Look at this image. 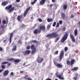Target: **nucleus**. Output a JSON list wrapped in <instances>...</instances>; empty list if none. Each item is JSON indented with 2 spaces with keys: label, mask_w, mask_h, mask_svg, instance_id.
I'll return each mask as SVG.
<instances>
[{
  "label": "nucleus",
  "mask_w": 80,
  "mask_h": 80,
  "mask_svg": "<svg viewBox=\"0 0 80 80\" xmlns=\"http://www.w3.org/2000/svg\"><path fill=\"white\" fill-rule=\"evenodd\" d=\"M58 36L57 32H53L51 34L47 35L46 37H48L49 39L50 38H56Z\"/></svg>",
  "instance_id": "obj_1"
},
{
  "label": "nucleus",
  "mask_w": 80,
  "mask_h": 80,
  "mask_svg": "<svg viewBox=\"0 0 80 80\" xmlns=\"http://www.w3.org/2000/svg\"><path fill=\"white\" fill-rule=\"evenodd\" d=\"M5 9H6V10H9L8 12H9V13H11V12H12V11L14 10L15 7H12V5L11 4L9 6L6 7L5 8Z\"/></svg>",
  "instance_id": "obj_2"
},
{
  "label": "nucleus",
  "mask_w": 80,
  "mask_h": 80,
  "mask_svg": "<svg viewBox=\"0 0 80 80\" xmlns=\"http://www.w3.org/2000/svg\"><path fill=\"white\" fill-rule=\"evenodd\" d=\"M7 60L8 61H13L14 60V62H15V64H17V63H18L21 61L19 59H15L14 58L8 59Z\"/></svg>",
  "instance_id": "obj_3"
},
{
  "label": "nucleus",
  "mask_w": 80,
  "mask_h": 80,
  "mask_svg": "<svg viewBox=\"0 0 80 80\" xmlns=\"http://www.w3.org/2000/svg\"><path fill=\"white\" fill-rule=\"evenodd\" d=\"M63 75V72L60 73V74H58V72L56 73V76L57 78H58L60 80H65V78L62 77Z\"/></svg>",
  "instance_id": "obj_4"
},
{
  "label": "nucleus",
  "mask_w": 80,
  "mask_h": 80,
  "mask_svg": "<svg viewBox=\"0 0 80 80\" xmlns=\"http://www.w3.org/2000/svg\"><path fill=\"white\" fill-rule=\"evenodd\" d=\"M31 48L32 49L31 53L32 55H34V54H35V53L36 52V51L37 50L36 48L35 47V45H32L31 46Z\"/></svg>",
  "instance_id": "obj_5"
},
{
  "label": "nucleus",
  "mask_w": 80,
  "mask_h": 80,
  "mask_svg": "<svg viewBox=\"0 0 80 80\" xmlns=\"http://www.w3.org/2000/svg\"><path fill=\"white\" fill-rule=\"evenodd\" d=\"M68 36V33L66 32L61 40V43H64V42H65V40L67 38Z\"/></svg>",
  "instance_id": "obj_6"
},
{
  "label": "nucleus",
  "mask_w": 80,
  "mask_h": 80,
  "mask_svg": "<svg viewBox=\"0 0 80 80\" xmlns=\"http://www.w3.org/2000/svg\"><path fill=\"white\" fill-rule=\"evenodd\" d=\"M46 29L45 28V25H42L39 26V32H41L42 31H45V29Z\"/></svg>",
  "instance_id": "obj_7"
},
{
  "label": "nucleus",
  "mask_w": 80,
  "mask_h": 80,
  "mask_svg": "<svg viewBox=\"0 0 80 80\" xmlns=\"http://www.w3.org/2000/svg\"><path fill=\"white\" fill-rule=\"evenodd\" d=\"M54 63L55 66L57 67L58 68H63V65H62V64L58 63L56 61L54 62Z\"/></svg>",
  "instance_id": "obj_8"
},
{
  "label": "nucleus",
  "mask_w": 80,
  "mask_h": 80,
  "mask_svg": "<svg viewBox=\"0 0 80 80\" xmlns=\"http://www.w3.org/2000/svg\"><path fill=\"white\" fill-rule=\"evenodd\" d=\"M36 60L38 62L40 63H42V62L43 61V59L42 58H40V56H38V57L37 58Z\"/></svg>",
  "instance_id": "obj_9"
},
{
  "label": "nucleus",
  "mask_w": 80,
  "mask_h": 80,
  "mask_svg": "<svg viewBox=\"0 0 80 80\" xmlns=\"http://www.w3.org/2000/svg\"><path fill=\"white\" fill-rule=\"evenodd\" d=\"M7 63H8V62H2L1 67L2 69H5L6 68V66H5V65H5Z\"/></svg>",
  "instance_id": "obj_10"
},
{
  "label": "nucleus",
  "mask_w": 80,
  "mask_h": 80,
  "mask_svg": "<svg viewBox=\"0 0 80 80\" xmlns=\"http://www.w3.org/2000/svg\"><path fill=\"white\" fill-rule=\"evenodd\" d=\"M31 8V7H29L25 11H24V14H23V17H25L27 15V14L28 13V11H29V10Z\"/></svg>",
  "instance_id": "obj_11"
},
{
  "label": "nucleus",
  "mask_w": 80,
  "mask_h": 80,
  "mask_svg": "<svg viewBox=\"0 0 80 80\" xmlns=\"http://www.w3.org/2000/svg\"><path fill=\"white\" fill-rule=\"evenodd\" d=\"M30 52H31V51L27 50L25 51L22 52V53L24 55H29L30 53Z\"/></svg>",
  "instance_id": "obj_12"
},
{
  "label": "nucleus",
  "mask_w": 80,
  "mask_h": 80,
  "mask_svg": "<svg viewBox=\"0 0 80 80\" xmlns=\"http://www.w3.org/2000/svg\"><path fill=\"white\" fill-rule=\"evenodd\" d=\"M64 54V52H63V50H62L61 52L60 55H59V59L61 60L62 58H63V54Z\"/></svg>",
  "instance_id": "obj_13"
},
{
  "label": "nucleus",
  "mask_w": 80,
  "mask_h": 80,
  "mask_svg": "<svg viewBox=\"0 0 80 80\" xmlns=\"http://www.w3.org/2000/svg\"><path fill=\"white\" fill-rule=\"evenodd\" d=\"M9 73V71L8 70H6L4 71V73L3 74L4 77H7Z\"/></svg>",
  "instance_id": "obj_14"
},
{
  "label": "nucleus",
  "mask_w": 80,
  "mask_h": 80,
  "mask_svg": "<svg viewBox=\"0 0 80 80\" xmlns=\"http://www.w3.org/2000/svg\"><path fill=\"white\" fill-rule=\"evenodd\" d=\"M70 37L72 42H75V39L74 36L73 34H70Z\"/></svg>",
  "instance_id": "obj_15"
},
{
  "label": "nucleus",
  "mask_w": 80,
  "mask_h": 80,
  "mask_svg": "<svg viewBox=\"0 0 80 80\" xmlns=\"http://www.w3.org/2000/svg\"><path fill=\"white\" fill-rule=\"evenodd\" d=\"M46 0H41L40 2V4L41 5H43L45 3V2H46Z\"/></svg>",
  "instance_id": "obj_16"
},
{
  "label": "nucleus",
  "mask_w": 80,
  "mask_h": 80,
  "mask_svg": "<svg viewBox=\"0 0 80 80\" xmlns=\"http://www.w3.org/2000/svg\"><path fill=\"white\" fill-rule=\"evenodd\" d=\"M75 75L76 76H74L73 79L74 80H77V78H78V79L79 78H78V74L77 73H76L75 74Z\"/></svg>",
  "instance_id": "obj_17"
},
{
  "label": "nucleus",
  "mask_w": 80,
  "mask_h": 80,
  "mask_svg": "<svg viewBox=\"0 0 80 80\" xmlns=\"http://www.w3.org/2000/svg\"><path fill=\"white\" fill-rule=\"evenodd\" d=\"M8 3V1H6L4 2H2L1 4L2 6H6L7 5Z\"/></svg>",
  "instance_id": "obj_18"
},
{
  "label": "nucleus",
  "mask_w": 80,
  "mask_h": 80,
  "mask_svg": "<svg viewBox=\"0 0 80 80\" xmlns=\"http://www.w3.org/2000/svg\"><path fill=\"white\" fill-rule=\"evenodd\" d=\"M13 37V32H12L10 34L9 37V43H11L12 42V38Z\"/></svg>",
  "instance_id": "obj_19"
},
{
  "label": "nucleus",
  "mask_w": 80,
  "mask_h": 80,
  "mask_svg": "<svg viewBox=\"0 0 80 80\" xmlns=\"http://www.w3.org/2000/svg\"><path fill=\"white\" fill-rule=\"evenodd\" d=\"M40 32H39V29L38 30L37 29H36L33 32L34 34H37L38 33H40Z\"/></svg>",
  "instance_id": "obj_20"
},
{
  "label": "nucleus",
  "mask_w": 80,
  "mask_h": 80,
  "mask_svg": "<svg viewBox=\"0 0 80 80\" xmlns=\"http://www.w3.org/2000/svg\"><path fill=\"white\" fill-rule=\"evenodd\" d=\"M75 59H72L71 60L70 65H73L74 64V63H75Z\"/></svg>",
  "instance_id": "obj_21"
},
{
  "label": "nucleus",
  "mask_w": 80,
  "mask_h": 80,
  "mask_svg": "<svg viewBox=\"0 0 80 80\" xmlns=\"http://www.w3.org/2000/svg\"><path fill=\"white\" fill-rule=\"evenodd\" d=\"M27 77H28V75H26L25 76V77H24V78L25 79V80H32V79L30 77L27 78Z\"/></svg>",
  "instance_id": "obj_22"
},
{
  "label": "nucleus",
  "mask_w": 80,
  "mask_h": 80,
  "mask_svg": "<svg viewBox=\"0 0 80 80\" xmlns=\"http://www.w3.org/2000/svg\"><path fill=\"white\" fill-rule=\"evenodd\" d=\"M23 17L22 16V15H21L20 16H18V17L17 18V20L18 21H20V19H22V18Z\"/></svg>",
  "instance_id": "obj_23"
},
{
  "label": "nucleus",
  "mask_w": 80,
  "mask_h": 80,
  "mask_svg": "<svg viewBox=\"0 0 80 80\" xmlns=\"http://www.w3.org/2000/svg\"><path fill=\"white\" fill-rule=\"evenodd\" d=\"M78 33V30L77 29H76L74 30V35L76 36L77 35Z\"/></svg>",
  "instance_id": "obj_24"
},
{
  "label": "nucleus",
  "mask_w": 80,
  "mask_h": 80,
  "mask_svg": "<svg viewBox=\"0 0 80 80\" xmlns=\"http://www.w3.org/2000/svg\"><path fill=\"white\" fill-rule=\"evenodd\" d=\"M13 48H12V52H14V51H16L17 50V45L15 46L14 47H13Z\"/></svg>",
  "instance_id": "obj_25"
},
{
  "label": "nucleus",
  "mask_w": 80,
  "mask_h": 80,
  "mask_svg": "<svg viewBox=\"0 0 80 80\" xmlns=\"http://www.w3.org/2000/svg\"><path fill=\"white\" fill-rule=\"evenodd\" d=\"M78 68L77 67H74V68H72L71 69V70L72 71L73 70H74V71H76L77 70H78Z\"/></svg>",
  "instance_id": "obj_26"
},
{
  "label": "nucleus",
  "mask_w": 80,
  "mask_h": 80,
  "mask_svg": "<svg viewBox=\"0 0 80 80\" xmlns=\"http://www.w3.org/2000/svg\"><path fill=\"white\" fill-rule=\"evenodd\" d=\"M61 15L62 19H64V18H65V13H62L61 14Z\"/></svg>",
  "instance_id": "obj_27"
},
{
  "label": "nucleus",
  "mask_w": 80,
  "mask_h": 80,
  "mask_svg": "<svg viewBox=\"0 0 80 80\" xmlns=\"http://www.w3.org/2000/svg\"><path fill=\"white\" fill-rule=\"evenodd\" d=\"M4 29H2L1 31L0 32V35H2V34H3L4 32H5Z\"/></svg>",
  "instance_id": "obj_28"
},
{
  "label": "nucleus",
  "mask_w": 80,
  "mask_h": 80,
  "mask_svg": "<svg viewBox=\"0 0 80 80\" xmlns=\"http://www.w3.org/2000/svg\"><path fill=\"white\" fill-rule=\"evenodd\" d=\"M47 22H53V19L52 18H48L47 19Z\"/></svg>",
  "instance_id": "obj_29"
},
{
  "label": "nucleus",
  "mask_w": 80,
  "mask_h": 80,
  "mask_svg": "<svg viewBox=\"0 0 80 80\" xmlns=\"http://www.w3.org/2000/svg\"><path fill=\"white\" fill-rule=\"evenodd\" d=\"M63 9L64 10H66V9L67 8V5L66 4L64 5L63 6Z\"/></svg>",
  "instance_id": "obj_30"
},
{
  "label": "nucleus",
  "mask_w": 80,
  "mask_h": 80,
  "mask_svg": "<svg viewBox=\"0 0 80 80\" xmlns=\"http://www.w3.org/2000/svg\"><path fill=\"white\" fill-rule=\"evenodd\" d=\"M22 44V41H21V40H19L18 41V44Z\"/></svg>",
  "instance_id": "obj_31"
},
{
  "label": "nucleus",
  "mask_w": 80,
  "mask_h": 80,
  "mask_svg": "<svg viewBox=\"0 0 80 80\" xmlns=\"http://www.w3.org/2000/svg\"><path fill=\"white\" fill-rule=\"evenodd\" d=\"M34 2H31V4H32V5H34V3L37 2V0H34Z\"/></svg>",
  "instance_id": "obj_32"
},
{
  "label": "nucleus",
  "mask_w": 80,
  "mask_h": 80,
  "mask_svg": "<svg viewBox=\"0 0 80 80\" xmlns=\"http://www.w3.org/2000/svg\"><path fill=\"white\" fill-rule=\"evenodd\" d=\"M32 43H38V41H36L35 40H33L32 41Z\"/></svg>",
  "instance_id": "obj_33"
},
{
  "label": "nucleus",
  "mask_w": 80,
  "mask_h": 80,
  "mask_svg": "<svg viewBox=\"0 0 80 80\" xmlns=\"http://www.w3.org/2000/svg\"><path fill=\"white\" fill-rule=\"evenodd\" d=\"M67 63L68 65H70V64H71V62L69 61H67Z\"/></svg>",
  "instance_id": "obj_34"
},
{
  "label": "nucleus",
  "mask_w": 80,
  "mask_h": 80,
  "mask_svg": "<svg viewBox=\"0 0 80 80\" xmlns=\"http://www.w3.org/2000/svg\"><path fill=\"white\" fill-rule=\"evenodd\" d=\"M59 39H60V37L57 38L55 40V42H57L58 40Z\"/></svg>",
  "instance_id": "obj_35"
},
{
  "label": "nucleus",
  "mask_w": 80,
  "mask_h": 80,
  "mask_svg": "<svg viewBox=\"0 0 80 80\" xmlns=\"http://www.w3.org/2000/svg\"><path fill=\"white\" fill-rule=\"evenodd\" d=\"M5 26L4 25V24H3L1 26V28H2V29H5Z\"/></svg>",
  "instance_id": "obj_36"
},
{
  "label": "nucleus",
  "mask_w": 80,
  "mask_h": 80,
  "mask_svg": "<svg viewBox=\"0 0 80 80\" xmlns=\"http://www.w3.org/2000/svg\"><path fill=\"white\" fill-rule=\"evenodd\" d=\"M58 51H57L55 52L54 53V55H58Z\"/></svg>",
  "instance_id": "obj_37"
},
{
  "label": "nucleus",
  "mask_w": 80,
  "mask_h": 80,
  "mask_svg": "<svg viewBox=\"0 0 80 80\" xmlns=\"http://www.w3.org/2000/svg\"><path fill=\"white\" fill-rule=\"evenodd\" d=\"M56 22H54L52 24L53 27H55V25H56Z\"/></svg>",
  "instance_id": "obj_38"
},
{
  "label": "nucleus",
  "mask_w": 80,
  "mask_h": 80,
  "mask_svg": "<svg viewBox=\"0 0 80 80\" xmlns=\"http://www.w3.org/2000/svg\"><path fill=\"white\" fill-rule=\"evenodd\" d=\"M59 25H60V24H59V23L57 22L56 26V27H59Z\"/></svg>",
  "instance_id": "obj_39"
},
{
  "label": "nucleus",
  "mask_w": 80,
  "mask_h": 80,
  "mask_svg": "<svg viewBox=\"0 0 80 80\" xmlns=\"http://www.w3.org/2000/svg\"><path fill=\"white\" fill-rule=\"evenodd\" d=\"M64 50L65 52H67V51L68 50V48H67V47H65L64 48Z\"/></svg>",
  "instance_id": "obj_40"
},
{
  "label": "nucleus",
  "mask_w": 80,
  "mask_h": 80,
  "mask_svg": "<svg viewBox=\"0 0 80 80\" xmlns=\"http://www.w3.org/2000/svg\"><path fill=\"white\" fill-rule=\"evenodd\" d=\"M2 23H3V24H6V22L5 21V20H3L2 21Z\"/></svg>",
  "instance_id": "obj_41"
},
{
  "label": "nucleus",
  "mask_w": 80,
  "mask_h": 80,
  "mask_svg": "<svg viewBox=\"0 0 80 80\" xmlns=\"http://www.w3.org/2000/svg\"><path fill=\"white\" fill-rule=\"evenodd\" d=\"M59 23L60 25H62V23H63V22L62 20H60L59 22Z\"/></svg>",
  "instance_id": "obj_42"
},
{
  "label": "nucleus",
  "mask_w": 80,
  "mask_h": 80,
  "mask_svg": "<svg viewBox=\"0 0 80 80\" xmlns=\"http://www.w3.org/2000/svg\"><path fill=\"white\" fill-rule=\"evenodd\" d=\"M74 18V16H73V15L72 14L71 15V16L70 17V18Z\"/></svg>",
  "instance_id": "obj_43"
},
{
  "label": "nucleus",
  "mask_w": 80,
  "mask_h": 80,
  "mask_svg": "<svg viewBox=\"0 0 80 80\" xmlns=\"http://www.w3.org/2000/svg\"><path fill=\"white\" fill-rule=\"evenodd\" d=\"M38 21L40 22H42V20L40 18H39Z\"/></svg>",
  "instance_id": "obj_44"
},
{
  "label": "nucleus",
  "mask_w": 80,
  "mask_h": 80,
  "mask_svg": "<svg viewBox=\"0 0 80 80\" xmlns=\"http://www.w3.org/2000/svg\"><path fill=\"white\" fill-rule=\"evenodd\" d=\"M30 48V46H29L27 48V49H28V50H29Z\"/></svg>",
  "instance_id": "obj_45"
},
{
  "label": "nucleus",
  "mask_w": 80,
  "mask_h": 80,
  "mask_svg": "<svg viewBox=\"0 0 80 80\" xmlns=\"http://www.w3.org/2000/svg\"><path fill=\"white\" fill-rule=\"evenodd\" d=\"M25 27V25L23 24L21 26V27L22 28H23V27Z\"/></svg>",
  "instance_id": "obj_46"
},
{
  "label": "nucleus",
  "mask_w": 80,
  "mask_h": 80,
  "mask_svg": "<svg viewBox=\"0 0 80 80\" xmlns=\"http://www.w3.org/2000/svg\"><path fill=\"white\" fill-rule=\"evenodd\" d=\"M3 51V49L2 47H0V51L2 52Z\"/></svg>",
  "instance_id": "obj_47"
},
{
  "label": "nucleus",
  "mask_w": 80,
  "mask_h": 80,
  "mask_svg": "<svg viewBox=\"0 0 80 80\" xmlns=\"http://www.w3.org/2000/svg\"><path fill=\"white\" fill-rule=\"evenodd\" d=\"M66 30V28H65V27L63 28H62V30H63V31H65Z\"/></svg>",
  "instance_id": "obj_48"
},
{
  "label": "nucleus",
  "mask_w": 80,
  "mask_h": 80,
  "mask_svg": "<svg viewBox=\"0 0 80 80\" xmlns=\"http://www.w3.org/2000/svg\"><path fill=\"white\" fill-rule=\"evenodd\" d=\"M50 26L49 25H48L47 27V28H50Z\"/></svg>",
  "instance_id": "obj_49"
},
{
  "label": "nucleus",
  "mask_w": 80,
  "mask_h": 80,
  "mask_svg": "<svg viewBox=\"0 0 80 80\" xmlns=\"http://www.w3.org/2000/svg\"><path fill=\"white\" fill-rule=\"evenodd\" d=\"M3 71V69H2L0 70V73H1V72H2Z\"/></svg>",
  "instance_id": "obj_50"
},
{
  "label": "nucleus",
  "mask_w": 80,
  "mask_h": 80,
  "mask_svg": "<svg viewBox=\"0 0 80 80\" xmlns=\"http://www.w3.org/2000/svg\"><path fill=\"white\" fill-rule=\"evenodd\" d=\"M13 74H13V72H12L11 73V75H13Z\"/></svg>",
  "instance_id": "obj_51"
},
{
  "label": "nucleus",
  "mask_w": 80,
  "mask_h": 80,
  "mask_svg": "<svg viewBox=\"0 0 80 80\" xmlns=\"http://www.w3.org/2000/svg\"><path fill=\"white\" fill-rule=\"evenodd\" d=\"M20 0H16L17 2H20Z\"/></svg>",
  "instance_id": "obj_52"
},
{
  "label": "nucleus",
  "mask_w": 80,
  "mask_h": 80,
  "mask_svg": "<svg viewBox=\"0 0 80 80\" xmlns=\"http://www.w3.org/2000/svg\"><path fill=\"white\" fill-rule=\"evenodd\" d=\"M8 18H6V22H7V23H8Z\"/></svg>",
  "instance_id": "obj_53"
},
{
  "label": "nucleus",
  "mask_w": 80,
  "mask_h": 80,
  "mask_svg": "<svg viewBox=\"0 0 80 80\" xmlns=\"http://www.w3.org/2000/svg\"><path fill=\"white\" fill-rule=\"evenodd\" d=\"M6 41H7V39L3 41L4 43H5Z\"/></svg>",
  "instance_id": "obj_54"
},
{
  "label": "nucleus",
  "mask_w": 80,
  "mask_h": 80,
  "mask_svg": "<svg viewBox=\"0 0 80 80\" xmlns=\"http://www.w3.org/2000/svg\"><path fill=\"white\" fill-rule=\"evenodd\" d=\"M53 6V4H51L50 5V7H52Z\"/></svg>",
  "instance_id": "obj_55"
},
{
  "label": "nucleus",
  "mask_w": 80,
  "mask_h": 80,
  "mask_svg": "<svg viewBox=\"0 0 80 80\" xmlns=\"http://www.w3.org/2000/svg\"><path fill=\"white\" fill-rule=\"evenodd\" d=\"M23 72H24L23 71H20V73H23Z\"/></svg>",
  "instance_id": "obj_56"
},
{
  "label": "nucleus",
  "mask_w": 80,
  "mask_h": 80,
  "mask_svg": "<svg viewBox=\"0 0 80 80\" xmlns=\"http://www.w3.org/2000/svg\"><path fill=\"white\" fill-rule=\"evenodd\" d=\"M10 65H11L10 63H9L8 64V66H10Z\"/></svg>",
  "instance_id": "obj_57"
},
{
  "label": "nucleus",
  "mask_w": 80,
  "mask_h": 80,
  "mask_svg": "<svg viewBox=\"0 0 80 80\" xmlns=\"http://www.w3.org/2000/svg\"><path fill=\"white\" fill-rule=\"evenodd\" d=\"M72 47H73L75 46L73 44H72Z\"/></svg>",
  "instance_id": "obj_58"
},
{
  "label": "nucleus",
  "mask_w": 80,
  "mask_h": 80,
  "mask_svg": "<svg viewBox=\"0 0 80 80\" xmlns=\"http://www.w3.org/2000/svg\"><path fill=\"white\" fill-rule=\"evenodd\" d=\"M52 2H55V0H52Z\"/></svg>",
  "instance_id": "obj_59"
},
{
  "label": "nucleus",
  "mask_w": 80,
  "mask_h": 80,
  "mask_svg": "<svg viewBox=\"0 0 80 80\" xmlns=\"http://www.w3.org/2000/svg\"><path fill=\"white\" fill-rule=\"evenodd\" d=\"M1 24V18H0V25Z\"/></svg>",
  "instance_id": "obj_60"
},
{
  "label": "nucleus",
  "mask_w": 80,
  "mask_h": 80,
  "mask_svg": "<svg viewBox=\"0 0 80 80\" xmlns=\"http://www.w3.org/2000/svg\"><path fill=\"white\" fill-rule=\"evenodd\" d=\"M68 45L69 47H70V46H71V44H69Z\"/></svg>",
  "instance_id": "obj_61"
},
{
  "label": "nucleus",
  "mask_w": 80,
  "mask_h": 80,
  "mask_svg": "<svg viewBox=\"0 0 80 80\" xmlns=\"http://www.w3.org/2000/svg\"><path fill=\"white\" fill-rule=\"evenodd\" d=\"M33 17L32 16V17H31V18L32 19H33Z\"/></svg>",
  "instance_id": "obj_62"
},
{
  "label": "nucleus",
  "mask_w": 80,
  "mask_h": 80,
  "mask_svg": "<svg viewBox=\"0 0 80 80\" xmlns=\"http://www.w3.org/2000/svg\"><path fill=\"white\" fill-rule=\"evenodd\" d=\"M17 38H15V40H17Z\"/></svg>",
  "instance_id": "obj_63"
},
{
  "label": "nucleus",
  "mask_w": 80,
  "mask_h": 80,
  "mask_svg": "<svg viewBox=\"0 0 80 80\" xmlns=\"http://www.w3.org/2000/svg\"><path fill=\"white\" fill-rule=\"evenodd\" d=\"M55 80H59L56 78V79H55Z\"/></svg>",
  "instance_id": "obj_64"
}]
</instances>
